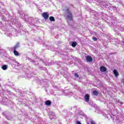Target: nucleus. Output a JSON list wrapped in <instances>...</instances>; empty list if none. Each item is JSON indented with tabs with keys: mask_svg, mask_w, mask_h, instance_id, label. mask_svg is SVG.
<instances>
[{
	"mask_svg": "<svg viewBox=\"0 0 124 124\" xmlns=\"http://www.w3.org/2000/svg\"><path fill=\"white\" fill-rule=\"evenodd\" d=\"M100 70L102 72H106V71L107 70V69L105 66H102L100 67Z\"/></svg>",
	"mask_w": 124,
	"mask_h": 124,
	"instance_id": "5",
	"label": "nucleus"
},
{
	"mask_svg": "<svg viewBox=\"0 0 124 124\" xmlns=\"http://www.w3.org/2000/svg\"><path fill=\"white\" fill-rule=\"evenodd\" d=\"M14 54L16 56V57H18L19 56V52L15 49H14Z\"/></svg>",
	"mask_w": 124,
	"mask_h": 124,
	"instance_id": "10",
	"label": "nucleus"
},
{
	"mask_svg": "<svg viewBox=\"0 0 124 124\" xmlns=\"http://www.w3.org/2000/svg\"><path fill=\"white\" fill-rule=\"evenodd\" d=\"M45 104L47 106H49V105H51V104H52V102L50 100H47L45 102Z\"/></svg>",
	"mask_w": 124,
	"mask_h": 124,
	"instance_id": "6",
	"label": "nucleus"
},
{
	"mask_svg": "<svg viewBox=\"0 0 124 124\" xmlns=\"http://www.w3.org/2000/svg\"><path fill=\"white\" fill-rule=\"evenodd\" d=\"M84 99L86 102H89L90 101V94H86L84 96Z\"/></svg>",
	"mask_w": 124,
	"mask_h": 124,
	"instance_id": "4",
	"label": "nucleus"
},
{
	"mask_svg": "<svg viewBox=\"0 0 124 124\" xmlns=\"http://www.w3.org/2000/svg\"><path fill=\"white\" fill-rule=\"evenodd\" d=\"M113 73L115 76V77H118V76H119V72H118V71H117V70L114 69L113 70Z\"/></svg>",
	"mask_w": 124,
	"mask_h": 124,
	"instance_id": "7",
	"label": "nucleus"
},
{
	"mask_svg": "<svg viewBox=\"0 0 124 124\" xmlns=\"http://www.w3.org/2000/svg\"><path fill=\"white\" fill-rule=\"evenodd\" d=\"M42 16L45 20H48L49 19V13L44 12L42 14Z\"/></svg>",
	"mask_w": 124,
	"mask_h": 124,
	"instance_id": "2",
	"label": "nucleus"
},
{
	"mask_svg": "<svg viewBox=\"0 0 124 124\" xmlns=\"http://www.w3.org/2000/svg\"><path fill=\"white\" fill-rule=\"evenodd\" d=\"M76 46H77V43L76 42H73L72 43V47H76Z\"/></svg>",
	"mask_w": 124,
	"mask_h": 124,
	"instance_id": "11",
	"label": "nucleus"
},
{
	"mask_svg": "<svg viewBox=\"0 0 124 124\" xmlns=\"http://www.w3.org/2000/svg\"><path fill=\"white\" fill-rule=\"evenodd\" d=\"M93 95H98V92L96 91H94L93 92Z\"/></svg>",
	"mask_w": 124,
	"mask_h": 124,
	"instance_id": "13",
	"label": "nucleus"
},
{
	"mask_svg": "<svg viewBox=\"0 0 124 124\" xmlns=\"http://www.w3.org/2000/svg\"><path fill=\"white\" fill-rule=\"evenodd\" d=\"M85 58L87 62H93V57L91 56L88 55Z\"/></svg>",
	"mask_w": 124,
	"mask_h": 124,
	"instance_id": "3",
	"label": "nucleus"
},
{
	"mask_svg": "<svg viewBox=\"0 0 124 124\" xmlns=\"http://www.w3.org/2000/svg\"><path fill=\"white\" fill-rule=\"evenodd\" d=\"M16 63L17 64V66H19V65H20V63L16 62Z\"/></svg>",
	"mask_w": 124,
	"mask_h": 124,
	"instance_id": "18",
	"label": "nucleus"
},
{
	"mask_svg": "<svg viewBox=\"0 0 124 124\" xmlns=\"http://www.w3.org/2000/svg\"><path fill=\"white\" fill-rule=\"evenodd\" d=\"M66 13H67L66 19L67 20H69V21H73V15L70 9L68 7H66L65 10Z\"/></svg>",
	"mask_w": 124,
	"mask_h": 124,
	"instance_id": "1",
	"label": "nucleus"
},
{
	"mask_svg": "<svg viewBox=\"0 0 124 124\" xmlns=\"http://www.w3.org/2000/svg\"><path fill=\"white\" fill-rule=\"evenodd\" d=\"M19 47H20V44L18 43L14 46V50H16L17 48H19Z\"/></svg>",
	"mask_w": 124,
	"mask_h": 124,
	"instance_id": "8",
	"label": "nucleus"
},
{
	"mask_svg": "<svg viewBox=\"0 0 124 124\" xmlns=\"http://www.w3.org/2000/svg\"><path fill=\"white\" fill-rule=\"evenodd\" d=\"M76 123H77V124H81V122H80V121H77Z\"/></svg>",
	"mask_w": 124,
	"mask_h": 124,
	"instance_id": "16",
	"label": "nucleus"
},
{
	"mask_svg": "<svg viewBox=\"0 0 124 124\" xmlns=\"http://www.w3.org/2000/svg\"><path fill=\"white\" fill-rule=\"evenodd\" d=\"M75 77H77V78H79V75L76 73H75Z\"/></svg>",
	"mask_w": 124,
	"mask_h": 124,
	"instance_id": "14",
	"label": "nucleus"
},
{
	"mask_svg": "<svg viewBox=\"0 0 124 124\" xmlns=\"http://www.w3.org/2000/svg\"><path fill=\"white\" fill-rule=\"evenodd\" d=\"M93 40H94V41H97V38H96V37H93Z\"/></svg>",
	"mask_w": 124,
	"mask_h": 124,
	"instance_id": "15",
	"label": "nucleus"
},
{
	"mask_svg": "<svg viewBox=\"0 0 124 124\" xmlns=\"http://www.w3.org/2000/svg\"><path fill=\"white\" fill-rule=\"evenodd\" d=\"M2 69L3 70H6L7 69V66L6 65H4L2 66Z\"/></svg>",
	"mask_w": 124,
	"mask_h": 124,
	"instance_id": "12",
	"label": "nucleus"
},
{
	"mask_svg": "<svg viewBox=\"0 0 124 124\" xmlns=\"http://www.w3.org/2000/svg\"><path fill=\"white\" fill-rule=\"evenodd\" d=\"M49 20L51 22H55L56 21V19H55V17L52 16L49 17Z\"/></svg>",
	"mask_w": 124,
	"mask_h": 124,
	"instance_id": "9",
	"label": "nucleus"
},
{
	"mask_svg": "<svg viewBox=\"0 0 124 124\" xmlns=\"http://www.w3.org/2000/svg\"><path fill=\"white\" fill-rule=\"evenodd\" d=\"M91 124H95V123H94V122H93V121H92V122H91Z\"/></svg>",
	"mask_w": 124,
	"mask_h": 124,
	"instance_id": "17",
	"label": "nucleus"
}]
</instances>
